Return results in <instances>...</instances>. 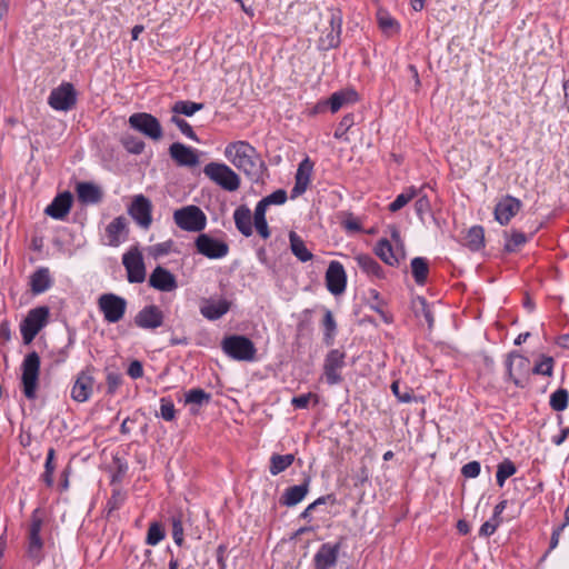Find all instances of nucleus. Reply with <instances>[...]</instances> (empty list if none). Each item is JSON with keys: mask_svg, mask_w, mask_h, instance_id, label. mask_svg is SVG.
Here are the masks:
<instances>
[{"mask_svg": "<svg viewBox=\"0 0 569 569\" xmlns=\"http://www.w3.org/2000/svg\"><path fill=\"white\" fill-rule=\"evenodd\" d=\"M326 287L328 291L335 296H339L346 291L347 273L341 262L331 261L325 276Z\"/></svg>", "mask_w": 569, "mask_h": 569, "instance_id": "obj_16", "label": "nucleus"}, {"mask_svg": "<svg viewBox=\"0 0 569 569\" xmlns=\"http://www.w3.org/2000/svg\"><path fill=\"white\" fill-rule=\"evenodd\" d=\"M202 109L203 103L193 102L189 100L176 101L171 107V111L174 113V116L183 114L186 117H191Z\"/></svg>", "mask_w": 569, "mask_h": 569, "instance_id": "obj_39", "label": "nucleus"}, {"mask_svg": "<svg viewBox=\"0 0 569 569\" xmlns=\"http://www.w3.org/2000/svg\"><path fill=\"white\" fill-rule=\"evenodd\" d=\"M49 317L48 307H37L28 312L21 323V335L26 343L31 342L39 331L46 326Z\"/></svg>", "mask_w": 569, "mask_h": 569, "instance_id": "obj_11", "label": "nucleus"}, {"mask_svg": "<svg viewBox=\"0 0 569 569\" xmlns=\"http://www.w3.org/2000/svg\"><path fill=\"white\" fill-rule=\"evenodd\" d=\"M107 393L114 395L122 383V376L118 372L110 371L107 373Z\"/></svg>", "mask_w": 569, "mask_h": 569, "instance_id": "obj_57", "label": "nucleus"}, {"mask_svg": "<svg viewBox=\"0 0 569 569\" xmlns=\"http://www.w3.org/2000/svg\"><path fill=\"white\" fill-rule=\"evenodd\" d=\"M170 121L173 124H176L179 128V130L181 131V133L184 134L187 138H189L196 142H199V138L196 134L194 130L184 119H182L178 116H172Z\"/></svg>", "mask_w": 569, "mask_h": 569, "instance_id": "obj_50", "label": "nucleus"}, {"mask_svg": "<svg viewBox=\"0 0 569 569\" xmlns=\"http://www.w3.org/2000/svg\"><path fill=\"white\" fill-rule=\"evenodd\" d=\"M40 357L36 351L29 352L21 365V387L24 397L28 400L37 398L40 373Z\"/></svg>", "mask_w": 569, "mask_h": 569, "instance_id": "obj_2", "label": "nucleus"}, {"mask_svg": "<svg viewBox=\"0 0 569 569\" xmlns=\"http://www.w3.org/2000/svg\"><path fill=\"white\" fill-rule=\"evenodd\" d=\"M346 366V352L340 349H331L323 360V379L327 385L336 386L343 381L341 370Z\"/></svg>", "mask_w": 569, "mask_h": 569, "instance_id": "obj_9", "label": "nucleus"}, {"mask_svg": "<svg viewBox=\"0 0 569 569\" xmlns=\"http://www.w3.org/2000/svg\"><path fill=\"white\" fill-rule=\"evenodd\" d=\"M76 191L78 200L83 204H97L103 197L101 188L92 182H79Z\"/></svg>", "mask_w": 569, "mask_h": 569, "instance_id": "obj_26", "label": "nucleus"}, {"mask_svg": "<svg viewBox=\"0 0 569 569\" xmlns=\"http://www.w3.org/2000/svg\"><path fill=\"white\" fill-rule=\"evenodd\" d=\"M310 482V477H306L302 483L287 488L280 498V503L293 507L301 502L309 492Z\"/></svg>", "mask_w": 569, "mask_h": 569, "instance_id": "obj_25", "label": "nucleus"}, {"mask_svg": "<svg viewBox=\"0 0 569 569\" xmlns=\"http://www.w3.org/2000/svg\"><path fill=\"white\" fill-rule=\"evenodd\" d=\"M222 350L238 361H252L257 349L253 342L244 336H230L222 340Z\"/></svg>", "mask_w": 569, "mask_h": 569, "instance_id": "obj_6", "label": "nucleus"}, {"mask_svg": "<svg viewBox=\"0 0 569 569\" xmlns=\"http://www.w3.org/2000/svg\"><path fill=\"white\" fill-rule=\"evenodd\" d=\"M391 391L399 402L410 403L413 400V390L409 387H405V390L401 391L399 381L391 383Z\"/></svg>", "mask_w": 569, "mask_h": 569, "instance_id": "obj_52", "label": "nucleus"}, {"mask_svg": "<svg viewBox=\"0 0 569 569\" xmlns=\"http://www.w3.org/2000/svg\"><path fill=\"white\" fill-rule=\"evenodd\" d=\"M358 93L355 90L337 91L331 94L328 104L332 113L337 112L340 108L349 102H356Z\"/></svg>", "mask_w": 569, "mask_h": 569, "instance_id": "obj_33", "label": "nucleus"}, {"mask_svg": "<svg viewBox=\"0 0 569 569\" xmlns=\"http://www.w3.org/2000/svg\"><path fill=\"white\" fill-rule=\"evenodd\" d=\"M233 220L236 228L242 236L250 237L252 234V216L247 206H240L234 210Z\"/></svg>", "mask_w": 569, "mask_h": 569, "instance_id": "obj_29", "label": "nucleus"}, {"mask_svg": "<svg viewBox=\"0 0 569 569\" xmlns=\"http://www.w3.org/2000/svg\"><path fill=\"white\" fill-rule=\"evenodd\" d=\"M505 236L507 238L505 251L507 252L517 251L519 247L523 246L528 241L527 236L518 230H512L510 234L506 232Z\"/></svg>", "mask_w": 569, "mask_h": 569, "instance_id": "obj_43", "label": "nucleus"}, {"mask_svg": "<svg viewBox=\"0 0 569 569\" xmlns=\"http://www.w3.org/2000/svg\"><path fill=\"white\" fill-rule=\"evenodd\" d=\"M198 253L208 259H221L229 253V244L226 241L216 239L208 233H200L194 240Z\"/></svg>", "mask_w": 569, "mask_h": 569, "instance_id": "obj_12", "label": "nucleus"}, {"mask_svg": "<svg viewBox=\"0 0 569 569\" xmlns=\"http://www.w3.org/2000/svg\"><path fill=\"white\" fill-rule=\"evenodd\" d=\"M322 326H323V330H325V333H323V341L326 345H332L333 343V339H335V335H336V331H337V323H336V320L333 318V315L330 310H327L325 312V317H323V320H322Z\"/></svg>", "mask_w": 569, "mask_h": 569, "instance_id": "obj_42", "label": "nucleus"}, {"mask_svg": "<svg viewBox=\"0 0 569 569\" xmlns=\"http://www.w3.org/2000/svg\"><path fill=\"white\" fill-rule=\"evenodd\" d=\"M164 537L166 532L162 525L158 521H153L149 526L146 543L149 546H157L161 540L164 539Z\"/></svg>", "mask_w": 569, "mask_h": 569, "instance_id": "obj_46", "label": "nucleus"}, {"mask_svg": "<svg viewBox=\"0 0 569 569\" xmlns=\"http://www.w3.org/2000/svg\"><path fill=\"white\" fill-rule=\"evenodd\" d=\"M466 246L472 251H478L485 246V231L481 226H473L468 230Z\"/></svg>", "mask_w": 569, "mask_h": 569, "instance_id": "obj_38", "label": "nucleus"}, {"mask_svg": "<svg viewBox=\"0 0 569 569\" xmlns=\"http://www.w3.org/2000/svg\"><path fill=\"white\" fill-rule=\"evenodd\" d=\"M311 399L315 400L316 405L318 403V396L316 393L308 392L293 397L291 399V405L296 409H307Z\"/></svg>", "mask_w": 569, "mask_h": 569, "instance_id": "obj_54", "label": "nucleus"}, {"mask_svg": "<svg viewBox=\"0 0 569 569\" xmlns=\"http://www.w3.org/2000/svg\"><path fill=\"white\" fill-rule=\"evenodd\" d=\"M569 402V392L565 388H559L551 393L549 405L555 411H563Z\"/></svg>", "mask_w": 569, "mask_h": 569, "instance_id": "obj_41", "label": "nucleus"}, {"mask_svg": "<svg viewBox=\"0 0 569 569\" xmlns=\"http://www.w3.org/2000/svg\"><path fill=\"white\" fill-rule=\"evenodd\" d=\"M567 526H565V522H562L560 526H558L557 528L553 529L552 533H551V538H550V545H549V550L546 552L545 557H547V555L553 550L555 548H557L558 543H559V539H560V536H561V532L563 531V529L566 528Z\"/></svg>", "mask_w": 569, "mask_h": 569, "instance_id": "obj_62", "label": "nucleus"}, {"mask_svg": "<svg viewBox=\"0 0 569 569\" xmlns=\"http://www.w3.org/2000/svg\"><path fill=\"white\" fill-rule=\"evenodd\" d=\"M169 154L179 167L193 168L200 163L199 151L181 142H173L169 147Z\"/></svg>", "mask_w": 569, "mask_h": 569, "instance_id": "obj_20", "label": "nucleus"}, {"mask_svg": "<svg viewBox=\"0 0 569 569\" xmlns=\"http://www.w3.org/2000/svg\"><path fill=\"white\" fill-rule=\"evenodd\" d=\"M122 264L127 271V279L130 283H141L146 279V267L141 252L130 249L122 257Z\"/></svg>", "mask_w": 569, "mask_h": 569, "instance_id": "obj_14", "label": "nucleus"}, {"mask_svg": "<svg viewBox=\"0 0 569 569\" xmlns=\"http://www.w3.org/2000/svg\"><path fill=\"white\" fill-rule=\"evenodd\" d=\"M288 199L287 192L283 189H278L270 193L269 196L262 198L264 203L269 207L271 204H283Z\"/></svg>", "mask_w": 569, "mask_h": 569, "instance_id": "obj_58", "label": "nucleus"}, {"mask_svg": "<svg viewBox=\"0 0 569 569\" xmlns=\"http://www.w3.org/2000/svg\"><path fill=\"white\" fill-rule=\"evenodd\" d=\"M172 523V538L178 546H182L183 538V525L180 516H173L171 519Z\"/></svg>", "mask_w": 569, "mask_h": 569, "instance_id": "obj_55", "label": "nucleus"}, {"mask_svg": "<svg viewBox=\"0 0 569 569\" xmlns=\"http://www.w3.org/2000/svg\"><path fill=\"white\" fill-rule=\"evenodd\" d=\"M553 363L552 357L543 356L542 359L535 365L532 372L550 377L553 372Z\"/></svg>", "mask_w": 569, "mask_h": 569, "instance_id": "obj_51", "label": "nucleus"}, {"mask_svg": "<svg viewBox=\"0 0 569 569\" xmlns=\"http://www.w3.org/2000/svg\"><path fill=\"white\" fill-rule=\"evenodd\" d=\"M122 143L126 150L132 154H140L146 148L144 141L133 136L124 137Z\"/></svg>", "mask_w": 569, "mask_h": 569, "instance_id": "obj_47", "label": "nucleus"}, {"mask_svg": "<svg viewBox=\"0 0 569 569\" xmlns=\"http://www.w3.org/2000/svg\"><path fill=\"white\" fill-rule=\"evenodd\" d=\"M230 310V302L226 299L207 301L200 307V313L208 320H218Z\"/></svg>", "mask_w": 569, "mask_h": 569, "instance_id": "obj_30", "label": "nucleus"}, {"mask_svg": "<svg viewBox=\"0 0 569 569\" xmlns=\"http://www.w3.org/2000/svg\"><path fill=\"white\" fill-rule=\"evenodd\" d=\"M163 312L156 305L143 307L134 316V325L144 330H154L163 325Z\"/></svg>", "mask_w": 569, "mask_h": 569, "instance_id": "obj_19", "label": "nucleus"}, {"mask_svg": "<svg viewBox=\"0 0 569 569\" xmlns=\"http://www.w3.org/2000/svg\"><path fill=\"white\" fill-rule=\"evenodd\" d=\"M129 216L142 229H149L152 223V203L143 194L133 197L130 206L128 207Z\"/></svg>", "mask_w": 569, "mask_h": 569, "instance_id": "obj_13", "label": "nucleus"}, {"mask_svg": "<svg viewBox=\"0 0 569 569\" xmlns=\"http://www.w3.org/2000/svg\"><path fill=\"white\" fill-rule=\"evenodd\" d=\"M330 27V32H328L326 38L322 40L327 49L337 48L340 43L341 17L339 13L331 12Z\"/></svg>", "mask_w": 569, "mask_h": 569, "instance_id": "obj_32", "label": "nucleus"}, {"mask_svg": "<svg viewBox=\"0 0 569 569\" xmlns=\"http://www.w3.org/2000/svg\"><path fill=\"white\" fill-rule=\"evenodd\" d=\"M507 375L517 387H523L520 378L530 370V361L518 351H511L506 360Z\"/></svg>", "mask_w": 569, "mask_h": 569, "instance_id": "obj_18", "label": "nucleus"}, {"mask_svg": "<svg viewBox=\"0 0 569 569\" xmlns=\"http://www.w3.org/2000/svg\"><path fill=\"white\" fill-rule=\"evenodd\" d=\"M417 214L422 219V216L430 210V203L427 196H421L415 203Z\"/></svg>", "mask_w": 569, "mask_h": 569, "instance_id": "obj_61", "label": "nucleus"}, {"mask_svg": "<svg viewBox=\"0 0 569 569\" xmlns=\"http://www.w3.org/2000/svg\"><path fill=\"white\" fill-rule=\"evenodd\" d=\"M378 22H379V27L383 30V31H388L390 29H392L393 27L397 26V22L393 18H391L390 16L388 14H379L378 16Z\"/></svg>", "mask_w": 569, "mask_h": 569, "instance_id": "obj_64", "label": "nucleus"}, {"mask_svg": "<svg viewBox=\"0 0 569 569\" xmlns=\"http://www.w3.org/2000/svg\"><path fill=\"white\" fill-rule=\"evenodd\" d=\"M203 173L217 186L229 192L238 190L241 183L240 177L222 162L207 163L203 167Z\"/></svg>", "mask_w": 569, "mask_h": 569, "instance_id": "obj_3", "label": "nucleus"}, {"mask_svg": "<svg viewBox=\"0 0 569 569\" xmlns=\"http://www.w3.org/2000/svg\"><path fill=\"white\" fill-rule=\"evenodd\" d=\"M127 300L116 293H103L98 298V308L109 323L119 322L127 311Z\"/></svg>", "mask_w": 569, "mask_h": 569, "instance_id": "obj_8", "label": "nucleus"}, {"mask_svg": "<svg viewBox=\"0 0 569 569\" xmlns=\"http://www.w3.org/2000/svg\"><path fill=\"white\" fill-rule=\"evenodd\" d=\"M358 267L365 272L371 280L382 279L385 272L382 267L369 254L361 253L355 257Z\"/></svg>", "mask_w": 569, "mask_h": 569, "instance_id": "obj_28", "label": "nucleus"}, {"mask_svg": "<svg viewBox=\"0 0 569 569\" xmlns=\"http://www.w3.org/2000/svg\"><path fill=\"white\" fill-rule=\"evenodd\" d=\"M313 169L312 161L307 157L298 166L296 179L310 183V178Z\"/></svg>", "mask_w": 569, "mask_h": 569, "instance_id": "obj_48", "label": "nucleus"}, {"mask_svg": "<svg viewBox=\"0 0 569 569\" xmlns=\"http://www.w3.org/2000/svg\"><path fill=\"white\" fill-rule=\"evenodd\" d=\"M517 472V467L513 461L506 458L497 466L496 481L502 488L508 478Z\"/></svg>", "mask_w": 569, "mask_h": 569, "instance_id": "obj_40", "label": "nucleus"}, {"mask_svg": "<svg viewBox=\"0 0 569 569\" xmlns=\"http://www.w3.org/2000/svg\"><path fill=\"white\" fill-rule=\"evenodd\" d=\"M295 461V456L292 453L287 455H278L273 453L270 457V466L269 471L272 476H277L288 469Z\"/></svg>", "mask_w": 569, "mask_h": 569, "instance_id": "obj_36", "label": "nucleus"}, {"mask_svg": "<svg viewBox=\"0 0 569 569\" xmlns=\"http://www.w3.org/2000/svg\"><path fill=\"white\" fill-rule=\"evenodd\" d=\"M521 201L512 196H506L500 199L495 207V218L501 224L506 226L521 209Z\"/></svg>", "mask_w": 569, "mask_h": 569, "instance_id": "obj_22", "label": "nucleus"}, {"mask_svg": "<svg viewBox=\"0 0 569 569\" xmlns=\"http://www.w3.org/2000/svg\"><path fill=\"white\" fill-rule=\"evenodd\" d=\"M340 542L322 543L313 557L315 569H330L336 566L339 557Z\"/></svg>", "mask_w": 569, "mask_h": 569, "instance_id": "obj_21", "label": "nucleus"}, {"mask_svg": "<svg viewBox=\"0 0 569 569\" xmlns=\"http://www.w3.org/2000/svg\"><path fill=\"white\" fill-rule=\"evenodd\" d=\"M373 251L385 263L389 266H396L399 262L390 241L386 238L380 239L376 243Z\"/></svg>", "mask_w": 569, "mask_h": 569, "instance_id": "obj_35", "label": "nucleus"}, {"mask_svg": "<svg viewBox=\"0 0 569 569\" xmlns=\"http://www.w3.org/2000/svg\"><path fill=\"white\" fill-rule=\"evenodd\" d=\"M72 206V194L69 191L59 193L52 202L44 209L49 217L62 220L70 211Z\"/></svg>", "mask_w": 569, "mask_h": 569, "instance_id": "obj_24", "label": "nucleus"}, {"mask_svg": "<svg viewBox=\"0 0 569 569\" xmlns=\"http://www.w3.org/2000/svg\"><path fill=\"white\" fill-rule=\"evenodd\" d=\"M413 310L418 318H423L428 325L429 329L433 328L435 317L432 308L428 305L427 300L423 297H418L413 301Z\"/></svg>", "mask_w": 569, "mask_h": 569, "instance_id": "obj_37", "label": "nucleus"}, {"mask_svg": "<svg viewBox=\"0 0 569 569\" xmlns=\"http://www.w3.org/2000/svg\"><path fill=\"white\" fill-rule=\"evenodd\" d=\"M481 466L479 461H470L462 466L461 468V475L465 478H477L480 473Z\"/></svg>", "mask_w": 569, "mask_h": 569, "instance_id": "obj_59", "label": "nucleus"}, {"mask_svg": "<svg viewBox=\"0 0 569 569\" xmlns=\"http://www.w3.org/2000/svg\"><path fill=\"white\" fill-rule=\"evenodd\" d=\"M418 194V190L415 187L406 189L403 192L398 194L396 199L389 204V210L396 212L402 209L409 201H411Z\"/></svg>", "mask_w": 569, "mask_h": 569, "instance_id": "obj_45", "label": "nucleus"}, {"mask_svg": "<svg viewBox=\"0 0 569 569\" xmlns=\"http://www.w3.org/2000/svg\"><path fill=\"white\" fill-rule=\"evenodd\" d=\"M78 101V92L71 82L63 81L53 88L48 97V104L56 111H70Z\"/></svg>", "mask_w": 569, "mask_h": 569, "instance_id": "obj_7", "label": "nucleus"}, {"mask_svg": "<svg viewBox=\"0 0 569 569\" xmlns=\"http://www.w3.org/2000/svg\"><path fill=\"white\" fill-rule=\"evenodd\" d=\"M290 249L293 256L301 262L312 260L313 254L306 247L305 241L295 231L289 232Z\"/></svg>", "mask_w": 569, "mask_h": 569, "instance_id": "obj_31", "label": "nucleus"}, {"mask_svg": "<svg viewBox=\"0 0 569 569\" xmlns=\"http://www.w3.org/2000/svg\"><path fill=\"white\" fill-rule=\"evenodd\" d=\"M355 124V116L352 113H348L345 117H342L341 121L339 122L336 131H335V138L340 139L342 138L346 132Z\"/></svg>", "mask_w": 569, "mask_h": 569, "instance_id": "obj_56", "label": "nucleus"}, {"mask_svg": "<svg viewBox=\"0 0 569 569\" xmlns=\"http://www.w3.org/2000/svg\"><path fill=\"white\" fill-rule=\"evenodd\" d=\"M148 283L160 292H172L178 289L177 277L162 266H157L149 276Z\"/></svg>", "mask_w": 569, "mask_h": 569, "instance_id": "obj_17", "label": "nucleus"}, {"mask_svg": "<svg viewBox=\"0 0 569 569\" xmlns=\"http://www.w3.org/2000/svg\"><path fill=\"white\" fill-rule=\"evenodd\" d=\"M410 267L416 283L419 286L426 284L429 274L428 260L422 257H416L411 260Z\"/></svg>", "mask_w": 569, "mask_h": 569, "instance_id": "obj_34", "label": "nucleus"}, {"mask_svg": "<svg viewBox=\"0 0 569 569\" xmlns=\"http://www.w3.org/2000/svg\"><path fill=\"white\" fill-rule=\"evenodd\" d=\"M224 157L249 179L258 181L262 173L263 162L256 148L248 141L238 140L226 146Z\"/></svg>", "mask_w": 569, "mask_h": 569, "instance_id": "obj_1", "label": "nucleus"}, {"mask_svg": "<svg viewBox=\"0 0 569 569\" xmlns=\"http://www.w3.org/2000/svg\"><path fill=\"white\" fill-rule=\"evenodd\" d=\"M211 395L206 392L203 389L193 388L184 395V402L187 405L202 406L209 403Z\"/></svg>", "mask_w": 569, "mask_h": 569, "instance_id": "obj_44", "label": "nucleus"}, {"mask_svg": "<svg viewBox=\"0 0 569 569\" xmlns=\"http://www.w3.org/2000/svg\"><path fill=\"white\" fill-rule=\"evenodd\" d=\"M52 282L49 269L40 267L30 277V289L33 295H40L49 290Z\"/></svg>", "mask_w": 569, "mask_h": 569, "instance_id": "obj_27", "label": "nucleus"}, {"mask_svg": "<svg viewBox=\"0 0 569 569\" xmlns=\"http://www.w3.org/2000/svg\"><path fill=\"white\" fill-rule=\"evenodd\" d=\"M43 525V519L41 517L40 509L33 510L31 515V521L28 531V541H27V557L33 561L36 565H39L43 557V540L40 536L41 529Z\"/></svg>", "mask_w": 569, "mask_h": 569, "instance_id": "obj_5", "label": "nucleus"}, {"mask_svg": "<svg viewBox=\"0 0 569 569\" xmlns=\"http://www.w3.org/2000/svg\"><path fill=\"white\" fill-rule=\"evenodd\" d=\"M502 518L496 517V515H492V517L482 523V526L479 529V536L481 537H490L492 536L497 528L501 525Z\"/></svg>", "mask_w": 569, "mask_h": 569, "instance_id": "obj_53", "label": "nucleus"}, {"mask_svg": "<svg viewBox=\"0 0 569 569\" xmlns=\"http://www.w3.org/2000/svg\"><path fill=\"white\" fill-rule=\"evenodd\" d=\"M129 234L128 220L123 216L114 218L106 227L107 244L110 247H118L122 243Z\"/></svg>", "mask_w": 569, "mask_h": 569, "instance_id": "obj_23", "label": "nucleus"}, {"mask_svg": "<svg viewBox=\"0 0 569 569\" xmlns=\"http://www.w3.org/2000/svg\"><path fill=\"white\" fill-rule=\"evenodd\" d=\"M127 373L132 379H139L143 376V367L141 361L133 360L130 362Z\"/></svg>", "mask_w": 569, "mask_h": 569, "instance_id": "obj_60", "label": "nucleus"}, {"mask_svg": "<svg viewBox=\"0 0 569 569\" xmlns=\"http://www.w3.org/2000/svg\"><path fill=\"white\" fill-rule=\"evenodd\" d=\"M253 224L261 238L268 239L270 237V229L267 219L253 220Z\"/></svg>", "mask_w": 569, "mask_h": 569, "instance_id": "obj_63", "label": "nucleus"}, {"mask_svg": "<svg viewBox=\"0 0 569 569\" xmlns=\"http://www.w3.org/2000/svg\"><path fill=\"white\" fill-rule=\"evenodd\" d=\"M129 126L136 131L141 132L146 137L158 141L163 137L160 121L147 112H136L129 117Z\"/></svg>", "mask_w": 569, "mask_h": 569, "instance_id": "obj_10", "label": "nucleus"}, {"mask_svg": "<svg viewBox=\"0 0 569 569\" xmlns=\"http://www.w3.org/2000/svg\"><path fill=\"white\" fill-rule=\"evenodd\" d=\"M173 221L183 231L201 232L207 227L208 220L198 206L189 204L173 212Z\"/></svg>", "mask_w": 569, "mask_h": 569, "instance_id": "obj_4", "label": "nucleus"}, {"mask_svg": "<svg viewBox=\"0 0 569 569\" xmlns=\"http://www.w3.org/2000/svg\"><path fill=\"white\" fill-rule=\"evenodd\" d=\"M160 417L166 421H172L176 418L174 403L168 397L160 399Z\"/></svg>", "mask_w": 569, "mask_h": 569, "instance_id": "obj_49", "label": "nucleus"}, {"mask_svg": "<svg viewBox=\"0 0 569 569\" xmlns=\"http://www.w3.org/2000/svg\"><path fill=\"white\" fill-rule=\"evenodd\" d=\"M93 368L87 367L81 370L74 380V383L71 388V398L77 402H86L92 395L93 391Z\"/></svg>", "mask_w": 569, "mask_h": 569, "instance_id": "obj_15", "label": "nucleus"}]
</instances>
